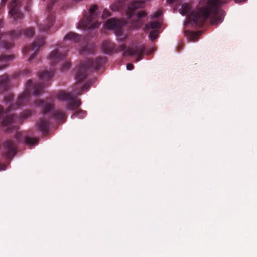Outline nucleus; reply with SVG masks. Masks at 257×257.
<instances>
[{
	"label": "nucleus",
	"instance_id": "1",
	"mask_svg": "<svg viewBox=\"0 0 257 257\" xmlns=\"http://www.w3.org/2000/svg\"><path fill=\"white\" fill-rule=\"evenodd\" d=\"M106 57H98L95 60L89 59L85 62L81 63L76 68L75 78L78 83L81 82L88 75L89 68H93L98 70L106 62ZM91 83L87 82L83 86L77 83L75 88L71 92L67 93L64 91H60L57 95V97L61 100L68 101L66 108L68 110L75 111L77 110L81 104V100L76 97L81 95L85 91L88 90Z\"/></svg>",
	"mask_w": 257,
	"mask_h": 257
},
{
	"label": "nucleus",
	"instance_id": "2",
	"mask_svg": "<svg viewBox=\"0 0 257 257\" xmlns=\"http://www.w3.org/2000/svg\"><path fill=\"white\" fill-rule=\"evenodd\" d=\"M226 2V0H207L205 7L190 14V6L184 4L179 11L182 15H187L188 22L192 26L201 27L208 19L212 24H218L222 22L224 17V12L220 7Z\"/></svg>",
	"mask_w": 257,
	"mask_h": 257
},
{
	"label": "nucleus",
	"instance_id": "3",
	"mask_svg": "<svg viewBox=\"0 0 257 257\" xmlns=\"http://www.w3.org/2000/svg\"><path fill=\"white\" fill-rule=\"evenodd\" d=\"M44 88V86L42 83H38L33 84L32 80H29L26 83L25 91L19 95L15 104L11 105L5 110L3 107L0 105V118L4 117L2 124L6 126L13 123H22L23 120L31 116L32 114V111L31 110H24L20 116L13 114H9V113L12 110L28 103L31 97V90H33V94L34 95L39 96L42 93Z\"/></svg>",
	"mask_w": 257,
	"mask_h": 257
},
{
	"label": "nucleus",
	"instance_id": "4",
	"mask_svg": "<svg viewBox=\"0 0 257 257\" xmlns=\"http://www.w3.org/2000/svg\"><path fill=\"white\" fill-rule=\"evenodd\" d=\"M144 2L139 0H116L110 6L113 11H123L127 17V23L132 24L135 29L141 28L145 23V19L147 13L145 11H135L144 7Z\"/></svg>",
	"mask_w": 257,
	"mask_h": 257
},
{
	"label": "nucleus",
	"instance_id": "5",
	"mask_svg": "<svg viewBox=\"0 0 257 257\" xmlns=\"http://www.w3.org/2000/svg\"><path fill=\"white\" fill-rule=\"evenodd\" d=\"M81 38V36L74 32L68 33L64 38L62 44H61L58 48L52 51L49 56V59L50 60L51 65H55L59 61L64 59L67 55L68 49L64 48V45L69 41L77 43L79 42ZM69 45V43L67 44Z\"/></svg>",
	"mask_w": 257,
	"mask_h": 257
},
{
	"label": "nucleus",
	"instance_id": "6",
	"mask_svg": "<svg viewBox=\"0 0 257 257\" xmlns=\"http://www.w3.org/2000/svg\"><path fill=\"white\" fill-rule=\"evenodd\" d=\"M97 5L92 6L89 9L88 14L84 15L83 18L79 23V28L83 29H93L97 28L100 25V23L95 21L98 16V14L95 12L97 10Z\"/></svg>",
	"mask_w": 257,
	"mask_h": 257
},
{
	"label": "nucleus",
	"instance_id": "7",
	"mask_svg": "<svg viewBox=\"0 0 257 257\" xmlns=\"http://www.w3.org/2000/svg\"><path fill=\"white\" fill-rule=\"evenodd\" d=\"M146 47L144 45H137L126 48L125 45L122 44L117 48L115 47L114 52L116 53L123 52L122 55L124 57L136 55L137 56L136 61L138 62L143 59Z\"/></svg>",
	"mask_w": 257,
	"mask_h": 257
},
{
	"label": "nucleus",
	"instance_id": "8",
	"mask_svg": "<svg viewBox=\"0 0 257 257\" xmlns=\"http://www.w3.org/2000/svg\"><path fill=\"white\" fill-rule=\"evenodd\" d=\"M126 22L115 18L108 19L105 23V27L114 31L116 36L121 37L123 36L122 28Z\"/></svg>",
	"mask_w": 257,
	"mask_h": 257
},
{
	"label": "nucleus",
	"instance_id": "9",
	"mask_svg": "<svg viewBox=\"0 0 257 257\" xmlns=\"http://www.w3.org/2000/svg\"><path fill=\"white\" fill-rule=\"evenodd\" d=\"M45 44V39L43 37L37 38L31 45L26 46L23 50L24 54H31L29 61H31L37 55L39 48Z\"/></svg>",
	"mask_w": 257,
	"mask_h": 257
},
{
	"label": "nucleus",
	"instance_id": "10",
	"mask_svg": "<svg viewBox=\"0 0 257 257\" xmlns=\"http://www.w3.org/2000/svg\"><path fill=\"white\" fill-rule=\"evenodd\" d=\"M58 0H51L47 6V11L49 13L47 20L43 24L39 26V30L41 32H46L52 27L53 25L54 20L55 19L53 13L51 11L53 5Z\"/></svg>",
	"mask_w": 257,
	"mask_h": 257
},
{
	"label": "nucleus",
	"instance_id": "11",
	"mask_svg": "<svg viewBox=\"0 0 257 257\" xmlns=\"http://www.w3.org/2000/svg\"><path fill=\"white\" fill-rule=\"evenodd\" d=\"M160 26L161 23L158 21H152L145 25V31L153 29L149 34V37L152 41H154L158 38L159 32L157 29L159 28Z\"/></svg>",
	"mask_w": 257,
	"mask_h": 257
},
{
	"label": "nucleus",
	"instance_id": "12",
	"mask_svg": "<svg viewBox=\"0 0 257 257\" xmlns=\"http://www.w3.org/2000/svg\"><path fill=\"white\" fill-rule=\"evenodd\" d=\"M5 155L8 159H12L17 153L16 143L11 140L6 141L4 145Z\"/></svg>",
	"mask_w": 257,
	"mask_h": 257
},
{
	"label": "nucleus",
	"instance_id": "13",
	"mask_svg": "<svg viewBox=\"0 0 257 257\" xmlns=\"http://www.w3.org/2000/svg\"><path fill=\"white\" fill-rule=\"evenodd\" d=\"M35 104L36 106L42 108V112L43 115L49 113L54 108V104L51 101L37 100L35 102Z\"/></svg>",
	"mask_w": 257,
	"mask_h": 257
},
{
	"label": "nucleus",
	"instance_id": "14",
	"mask_svg": "<svg viewBox=\"0 0 257 257\" xmlns=\"http://www.w3.org/2000/svg\"><path fill=\"white\" fill-rule=\"evenodd\" d=\"M10 88V79L8 75L0 76V92L7 91Z\"/></svg>",
	"mask_w": 257,
	"mask_h": 257
},
{
	"label": "nucleus",
	"instance_id": "15",
	"mask_svg": "<svg viewBox=\"0 0 257 257\" xmlns=\"http://www.w3.org/2000/svg\"><path fill=\"white\" fill-rule=\"evenodd\" d=\"M50 122L49 120L42 118L37 123L38 129L43 134H46L49 130Z\"/></svg>",
	"mask_w": 257,
	"mask_h": 257
},
{
	"label": "nucleus",
	"instance_id": "16",
	"mask_svg": "<svg viewBox=\"0 0 257 257\" xmlns=\"http://www.w3.org/2000/svg\"><path fill=\"white\" fill-rule=\"evenodd\" d=\"M102 50L107 54L113 52L115 50V44L109 40H105L102 44Z\"/></svg>",
	"mask_w": 257,
	"mask_h": 257
},
{
	"label": "nucleus",
	"instance_id": "17",
	"mask_svg": "<svg viewBox=\"0 0 257 257\" xmlns=\"http://www.w3.org/2000/svg\"><path fill=\"white\" fill-rule=\"evenodd\" d=\"M54 75L53 71H44L41 72L39 74V77L40 80L43 81L49 80Z\"/></svg>",
	"mask_w": 257,
	"mask_h": 257
},
{
	"label": "nucleus",
	"instance_id": "18",
	"mask_svg": "<svg viewBox=\"0 0 257 257\" xmlns=\"http://www.w3.org/2000/svg\"><path fill=\"white\" fill-rule=\"evenodd\" d=\"M53 117L58 120L64 122L65 121L67 116L65 112L62 110H57L52 115Z\"/></svg>",
	"mask_w": 257,
	"mask_h": 257
},
{
	"label": "nucleus",
	"instance_id": "19",
	"mask_svg": "<svg viewBox=\"0 0 257 257\" xmlns=\"http://www.w3.org/2000/svg\"><path fill=\"white\" fill-rule=\"evenodd\" d=\"M96 50V48L94 45L92 44H87L85 47L82 48L81 52H87L88 53H93Z\"/></svg>",
	"mask_w": 257,
	"mask_h": 257
},
{
	"label": "nucleus",
	"instance_id": "20",
	"mask_svg": "<svg viewBox=\"0 0 257 257\" xmlns=\"http://www.w3.org/2000/svg\"><path fill=\"white\" fill-rule=\"evenodd\" d=\"M86 115V112L82 109H78L76 112L73 113V114L71 115V117L72 118H74L75 117H78L79 118H83Z\"/></svg>",
	"mask_w": 257,
	"mask_h": 257
},
{
	"label": "nucleus",
	"instance_id": "21",
	"mask_svg": "<svg viewBox=\"0 0 257 257\" xmlns=\"http://www.w3.org/2000/svg\"><path fill=\"white\" fill-rule=\"evenodd\" d=\"M189 37L192 41H196L198 40L199 36L201 34L200 32H190L188 31Z\"/></svg>",
	"mask_w": 257,
	"mask_h": 257
},
{
	"label": "nucleus",
	"instance_id": "22",
	"mask_svg": "<svg viewBox=\"0 0 257 257\" xmlns=\"http://www.w3.org/2000/svg\"><path fill=\"white\" fill-rule=\"evenodd\" d=\"M26 143L29 146H32L38 144L39 140L36 138H31L27 137L26 138Z\"/></svg>",
	"mask_w": 257,
	"mask_h": 257
},
{
	"label": "nucleus",
	"instance_id": "23",
	"mask_svg": "<svg viewBox=\"0 0 257 257\" xmlns=\"http://www.w3.org/2000/svg\"><path fill=\"white\" fill-rule=\"evenodd\" d=\"M14 59V56L13 55H3L0 57V61L4 62H8L12 61Z\"/></svg>",
	"mask_w": 257,
	"mask_h": 257
},
{
	"label": "nucleus",
	"instance_id": "24",
	"mask_svg": "<svg viewBox=\"0 0 257 257\" xmlns=\"http://www.w3.org/2000/svg\"><path fill=\"white\" fill-rule=\"evenodd\" d=\"M14 94L12 93H9L7 96L4 98V101L5 103H10L14 99Z\"/></svg>",
	"mask_w": 257,
	"mask_h": 257
},
{
	"label": "nucleus",
	"instance_id": "25",
	"mask_svg": "<svg viewBox=\"0 0 257 257\" xmlns=\"http://www.w3.org/2000/svg\"><path fill=\"white\" fill-rule=\"evenodd\" d=\"M71 66V63L69 61L67 60L65 62V63L63 64L61 69L62 71H66L68 70Z\"/></svg>",
	"mask_w": 257,
	"mask_h": 257
},
{
	"label": "nucleus",
	"instance_id": "26",
	"mask_svg": "<svg viewBox=\"0 0 257 257\" xmlns=\"http://www.w3.org/2000/svg\"><path fill=\"white\" fill-rule=\"evenodd\" d=\"M162 14V13L161 11H159V10L157 11L154 14H152L150 16V19H157V18L160 17L161 16Z\"/></svg>",
	"mask_w": 257,
	"mask_h": 257
},
{
	"label": "nucleus",
	"instance_id": "27",
	"mask_svg": "<svg viewBox=\"0 0 257 257\" xmlns=\"http://www.w3.org/2000/svg\"><path fill=\"white\" fill-rule=\"evenodd\" d=\"M110 16H111V13L107 9H105L103 10V13L102 15V17L103 18H106Z\"/></svg>",
	"mask_w": 257,
	"mask_h": 257
},
{
	"label": "nucleus",
	"instance_id": "28",
	"mask_svg": "<svg viewBox=\"0 0 257 257\" xmlns=\"http://www.w3.org/2000/svg\"><path fill=\"white\" fill-rule=\"evenodd\" d=\"M7 0H2L0 3V9H3L6 5Z\"/></svg>",
	"mask_w": 257,
	"mask_h": 257
},
{
	"label": "nucleus",
	"instance_id": "29",
	"mask_svg": "<svg viewBox=\"0 0 257 257\" xmlns=\"http://www.w3.org/2000/svg\"><path fill=\"white\" fill-rule=\"evenodd\" d=\"M22 136V134L21 133H17L16 134V136H15V138L18 141H20L21 140V137Z\"/></svg>",
	"mask_w": 257,
	"mask_h": 257
},
{
	"label": "nucleus",
	"instance_id": "30",
	"mask_svg": "<svg viewBox=\"0 0 257 257\" xmlns=\"http://www.w3.org/2000/svg\"><path fill=\"white\" fill-rule=\"evenodd\" d=\"M167 1L169 4H172L174 3H177L178 4V3H179L180 2H181L180 0H167Z\"/></svg>",
	"mask_w": 257,
	"mask_h": 257
},
{
	"label": "nucleus",
	"instance_id": "31",
	"mask_svg": "<svg viewBox=\"0 0 257 257\" xmlns=\"http://www.w3.org/2000/svg\"><path fill=\"white\" fill-rule=\"evenodd\" d=\"M126 68H127V70H132L133 69L134 65L132 64H131V63L127 64V65H126Z\"/></svg>",
	"mask_w": 257,
	"mask_h": 257
},
{
	"label": "nucleus",
	"instance_id": "32",
	"mask_svg": "<svg viewBox=\"0 0 257 257\" xmlns=\"http://www.w3.org/2000/svg\"><path fill=\"white\" fill-rule=\"evenodd\" d=\"M30 73V71L28 69H26V70H24L23 72H22V75H27L28 74H29Z\"/></svg>",
	"mask_w": 257,
	"mask_h": 257
},
{
	"label": "nucleus",
	"instance_id": "33",
	"mask_svg": "<svg viewBox=\"0 0 257 257\" xmlns=\"http://www.w3.org/2000/svg\"><path fill=\"white\" fill-rule=\"evenodd\" d=\"M6 168V165L4 164L0 163V171L5 170Z\"/></svg>",
	"mask_w": 257,
	"mask_h": 257
},
{
	"label": "nucleus",
	"instance_id": "34",
	"mask_svg": "<svg viewBox=\"0 0 257 257\" xmlns=\"http://www.w3.org/2000/svg\"><path fill=\"white\" fill-rule=\"evenodd\" d=\"M7 65H3L0 66V70L5 69V68L7 67Z\"/></svg>",
	"mask_w": 257,
	"mask_h": 257
},
{
	"label": "nucleus",
	"instance_id": "35",
	"mask_svg": "<svg viewBox=\"0 0 257 257\" xmlns=\"http://www.w3.org/2000/svg\"><path fill=\"white\" fill-rule=\"evenodd\" d=\"M124 38H125L124 37L123 38H120V40H121L122 41H123L124 40Z\"/></svg>",
	"mask_w": 257,
	"mask_h": 257
}]
</instances>
